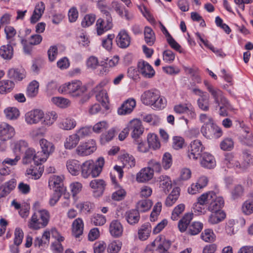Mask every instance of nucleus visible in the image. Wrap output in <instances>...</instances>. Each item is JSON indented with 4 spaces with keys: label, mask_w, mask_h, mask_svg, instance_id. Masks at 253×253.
I'll list each match as a JSON object with an SVG mask.
<instances>
[{
    "label": "nucleus",
    "mask_w": 253,
    "mask_h": 253,
    "mask_svg": "<svg viewBox=\"0 0 253 253\" xmlns=\"http://www.w3.org/2000/svg\"><path fill=\"white\" fill-rule=\"evenodd\" d=\"M104 165V159L102 157H99L96 163L91 160L85 161L81 166L82 176L84 178H87L90 176L92 177L98 176L102 170Z\"/></svg>",
    "instance_id": "nucleus-1"
},
{
    "label": "nucleus",
    "mask_w": 253,
    "mask_h": 253,
    "mask_svg": "<svg viewBox=\"0 0 253 253\" xmlns=\"http://www.w3.org/2000/svg\"><path fill=\"white\" fill-rule=\"evenodd\" d=\"M50 215L48 211L45 210H39L32 216L28 223L30 228L38 230L44 227L48 223Z\"/></svg>",
    "instance_id": "nucleus-2"
},
{
    "label": "nucleus",
    "mask_w": 253,
    "mask_h": 253,
    "mask_svg": "<svg viewBox=\"0 0 253 253\" xmlns=\"http://www.w3.org/2000/svg\"><path fill=\"white\" fill-rule=\"evenodd\" d=\"M85 90V88L82 86V83L79 81L64 84L59 88L60 92L67 93L73 97L81 96Z\"/></svg>",
    "instance_id": "nucleus-3"
},
{
    "label": "nucleus",
    "mask_w": 253,
    "mask_h": 253,
    "mask_svg": "<svg viewBox=\"0 0 253 253\" xmlns=\"http://www.w3.org/2000/svg\"><path fill=\"white\" fill-rule=\"evenodd\" d=\"M41 149V152H38L40 156H37L38 160L45 162L55 151V146L52 142L44 138H42L39 141Z\"/></svg>",
    "instance_id": "nucleus-4"
},
{
    "label": "nucleus",
    "mask_w": 253,
    "mask_h": 253,
    "mask_svg": "<svg viewBox=\"0 0 253 253\" xmlns=\"http://www.w3.org/2000/svg\"><path fill=\"white\" fill-rule=\"evenodd\" d=\"M201 132L203 136L209 139L217 138L222 135L221 128L214 123L210 125L202 126Z\"/></svg>",
    "instance_id": "nucleus-5"
},
{
    "label": "nucleus",
    "mask_w": 253,
    "mask_h": 253,
    "mask_svg": "<svg viewBox=\"0 0 253 253\" xmlns=\"http://www.w3.org/2000/svg\"><path fill=\"white\" fill-rule=\"evenodd\" d=\"M96 150V143L93 140L81 143L76 148V153L81 156H87Z\"/></svg>",
    "instance_id": "nucleus-6"
},
{
    "label": "nucleus",
    "mask_w": 253,
    "mask_h": 253,
    "mask_svg": "<svg viewBox=\"0 0 253 253\" xmlns=\"http://www.w3.org/2000/svg\"><path fill=\"white\" fill-rule=\"evenodd\" d=\"M204 149L202 142L199 140L192 141L188 148V157L190 159L197 160L201 155Z\"/></svg>",
    "instance_id": "nucleus-7"
},
{
    "label": "nucleus",
    "mask_w": 253,
    "mask_h": 253,
    "mask_svg": "<svg viewBox=\"0 0 253 253\" xmlns=\"http://www.w3.org/2000/svg\"><path fill=\"white\" fill-rule=\"evenodd\" d=\"M14 128L6 123L0 124V140L6 141L11 139L15 135Z\"/></svg>",
    "instance_id": "nucleus-8"
},
{
    "label": "nucleus",
    "mask_w": 253,
    "mask_h": 253,
    "mask_svg": "<svg viewBox=\"0 0 253 253\" xmlns=\"http://www.w3.org/2000/svg\"><path fill=\"white\" fill-rule=\"evenodd\" d=\"M138 72L144 78L150 79L155 74L153 67L146 61L140 60L137 63Z\"/></svg>",
    "instance_id": "nucleus-9"
},
{
    "label": "nucleus",
    "mask_w": 253,
    "mask_h": 253,
    "mask_svg": "<svg viewBox=\"0 0 253 253\" xmlns=\"http://www.w3.org/2000/svg\"><path fill=\"white\" fill-rule=\"evenodd\" d=\"M25 121L29 125L39 123L44 117L43 112L40 109H34L25 114Z\"/></svg>",
    "instance_id": "nucleus-10"
},
{
    "label": "nucleus",
    "mask_w": 253,
    "mask_h": 253,
    "mask_svg": "<svg viewBox=\"0 0 253 253\" xmlns=\"http://www.w3.org/2000/svg\"><path fill=\"white\" fill-rule=\"evenodd\" d=\"M129 130L131 131V135L133 138L136 139L143 133L144 128L141 122L138 119L131 121L127 125Z\"/></svg>",
    "instance_id": "nucleus-11"
},
{
    "label": "nucleus",
    "mask_w": 253,
    "mask_h": 253,
    "mask_svg": "<svg viewBox=\"0 0 253 253\" xmlns=\"http://www.w3.org/2000/svg\"><path fill=\"white\" fill-rule=\"evenodd\" d=\"M95 26L97 35H102L105 32L112 29L113 26V20L100 18L96 21Z\"/></svg>",
    "instance_id": "nucleus-12"
},
{
    "label": "nucleus",
    "mask_w": 253,
    "mask_h": 253,
    "mask_svg": "<svg viewBox=\"0 0 253 253\" xmlns=\"http://www.w3.org/2000/svg\"><path fill=\"white\" fill-rule=\"evenodd\" d=\"M48 184L50 188L53 189L54 191L64 192L66 191V187L64 186L62 176L57 175L50 176Z\"/></svg>",
    "instance_id": "nucleus-13"
},
{
    "label": "nucleus",
    "mask_w": 253,
    "mask_h": 253,
    "mask_svg": "<svg viewBox=\"0 0 253 253\" xmlns=\"http://www.w3.org/2000/svg\"><path fill=\"white\" fill-rule=\"evenodd\" d=\"M37 156H40L38 152L36 153L34 149L29 148L27 149L25 152L24 156L23 158V163L25 165L29 164L32 162H34V164L36 165H41L42 161L38 158Z\"/></svg>",
    "instance_id": "nucleus-14"
},
{
    "label": "nucleus",
    "mask_w": 253,
    "mask_h": 253,
    "mask_svg": "<svg viewBox=\"0 0 253 253\" xmlns=\"http://www.w3.org/2000/svg\"><path fill=\"white\" fill-rule=\"evenodd\" d=\"M208 90L211 94L216 106H220L221 103L228 104V100L223 96V93L219 89L214 88L211 85H209Z\"/></svg>",
    "instance_id": "nucleus-15"
},
{
    "label": "nucleus",
    "mask_w": 253,
    "mask_h": 253,
    "mask_svg": "<svg viewBox=\"0 0 253 253\" xmlns=\"http://www.w3.org/2000/svg\"><path fill=\"white\" fill-rule=\"evenodd\" d=\"M211 198L209 203L208 209L210 211H221V209L224 206V201L222 197L217 196L214 192L211 194Z\"/></svg>",
    "instance_id": "nucleus-16"
},
{
    "label": "nucleus",
    "mask_w": 253,
    "mask_h": 253,
    "mask_svg": "<svg viewBox=\"0 0 253 253\" xmlns=\"http://www.w3.org/2000/svg\"><path fill=\"white\" fill-rule=\"evenodd\" d=\"M159 91L156 89H150L144 91L141 96L142 103L147 106H151L157 98Z\"/></svg>",
    "instance_id": "nucleus-17"
},
{
    "label": "nucleus",
    "mask_w": 253,
    "mask_h": 253,
    "mask_svg": "<svg viewBox=\"0 0 253 253\" xmlns=\"http://www.w3.org/2000/svg\"><path fill=\"white\" fill-rule=\"evenodd\" d=\"M131 38L127 32L125 30H122L116 37V42L118 46L122 48L127 47L130 43Z\"/></svg>",
    "instance_id": "nucleus-18"
},
{
    "label": "nucleus",
    "mask_w": 253,
    "mask_h": 253,
    "mask_svg": "<svg viewBox=\"0 0 253 253\" xmlns=\"http://www.w3.org/2000/svg\"><path fill=\"white\" fill-rule=\"evenodd\" d=\"M224 164L229 168H233L238 172H242L241 164L237 157L232 154H228L225 156Z\"/></svg>",
    "instance_id": "nucleus-19"
},
{
    "label": "nucleus",
    "mask_w": 253,
    "mask_h": 253,
    "mask_svg": "<svg viewBox=\"0 0 253 253\" xmlns=\"http://www.w3.org/2000/svg\"><path fill=\"white\" fill-rule=\"evenodd\" d=\"M109 230L112 236L119 238L122 236L124 229L120 221L118 220H113L110 224Z\"/></svg>",
    "instance_id": "nucleus-20"
},
{
    "label": "nucleus",
    "mask_w": 253,
    "mask_h": 253,
    "mask_svg": "<svg viewBox=\"0 0 253 253\" xmlns=\"http://www.w3.org/2000/svg\"><path fill=\"white\" fill-rule=\"evenodd\" d=\"M136 106V101L133 98L127 99L118 109V113L119 115H123L130 114Z\"/></svg>",
    "instance_id": "nucleus-21"
},
{
    "label": "nucleus",
    "mask_w": 253,
    "mask_h": 253,
    "mask_svg": "<svg viewBox=\"0 0 253 253\" xmlns=\"http://www.w3.org/2000/svg\"><path fill=\"white\" fill-rule=\"evenodd\" d=\"M81 166L80 162L75 159L69 160L66 162V167L68 171L72 175H78L81 172Z\"/></svg>",
    "instance_id": "nucleus-22"
},
{
    "label": "nucleus",
    "mask_w": 253,
    "mask_h": 253,
    "mask_svg": "<svg viewBox=\"0 0 253 253\" xmlns=\"http://www.w3.org/2000/svg\"><path fill=\"white\" fill-rule=\"evenodd\" d=\"M16 181L12 178L0 186V198L8 195L15 187Z\"/></svg>",
    "instance_id": "nucleus-23"
},
{
    "label": "nucleus",
    "mask_w": 253,
    "mask_h": 253,
    "mask_svg": "<svg viewBox=\"0 0 253 253\" xmlns=\"http://www.w3.org/2000/svg\"><path fill=\"white\" fill-rule=\"evenodd\" d=\"M153 170L151 168H145L137 174L136 180L139 182L148 181L153 178Z\"/></svg>",
    "instance_id": "nucleus-24"
},
{
    "label": "nucleus",
    "mask_w": 253,
    "mask_h": 253,
    "mask_svg": "<svg viewBox=\"0 0 253 253\" xmlns=\"http://www.w3.org/2000/svg\"><path fill=\"white\" fill-rule=\"evenodd\" d=\"M200 163L203 167L209 169L214 168L216 165L214 157L208 153L202 154Z\"/></svg>",
    "instance_id": "nucleus-25"
},
{
    "label": "nucleus",
    "mask_w": 253,
    "mask_h": 253,
    "mask_svg": "<svg viewBox=\"0 0 253 253\" xmlns=\"http://www.w3.org/2000/svg\"><path fill=\"white\" fill-rule=\"evenodd\" d=\"M72 234L76 238H80L83 233L84 222L81 218L76 219L72 223Z\"/></svg>",
    "instance_id": "nucleus-26"
},
{
    "label": "nucleus",
    "mask_w": 253,
    "mask_h": 253,
    "mask_svg": "<svg viewBox=\"0 0 253 253\" xmlns=\"http://www.w3.org/2000/svg\"><path fill=\"white\" fill-rule=\"evenodd\" d=\"M80 140V138L76 133L70 135L64 141V147L66 149L72 150L77 147Z\"/></svg>",
    "instance_id": "nucleus-27"
},
{
    "label": "nucleus",
    "mask_w": 253,
    "mask_h": 253,
    "mask_svg": "<svg viewBox=\"0 0 253 253\" xmlns=\"http://www.w3.org/2000/svg\"><path fill=\"white\" fill-rule=\"evenodd\" d=\"M157 181L159 187L166 193L169 192L172 187L171 181L170 178L167 175H162L158 177Z\"/></svg>",
    "instance_id": "nucleus-28"
},
{
    "label": "nucleus",
    "mask_w": 253,
    "mask_h": 253,
    "mask_svg": "<svg viewBox=\"0 0 253 253\" xmlns=\"http://www.w3.org/2000/svg\"><path fill=\"white\" fill-rule=\"evenodd\" d=\"M44 9V4L42 2H40L36 5L33 13L30 19L32 23H36L40 19L43 13Z\"/></svg>",
    "instance_id": "nucleus-29"
},
{
    "label": "nucleus",
    "mask_w": 253,
    "mask_h": 253,
    "mask_svg": "<svg viewBox=\"0 0 253 253\" xmlns=\"http://www.w3.org/2000/svg\"><path fill=\"white\" fill-rule=\"evenodd\" d=\"M13 46L9 42L6 45H2L0 47V56L5 60L11 59L13 55Z\"/></svg>",
    "instance_id": "nucleus-30"
},
{
    "label": "nucleus",
    "mask_w": 253,
    "mask_h": 253,
    "mask_svg": "<svg viewBox=\"0 0 253 253\" xmlns=\"http://www.w3.org/2000/svg\"><path fill=\"white\" fill-rule=\"evenodd\" d=\"M77 125L76 121L72 118L68 117L62 120L58 124L59 127L66 130L74 129Z\"/></svg>",
    "instance_id": "nucleus-31"
},
{
    "label": "nucleus",
    "mask_w": 253,
    "mask_h": 253,
    "mask_svg": "<svg viewBox=\"0 0 253 253\" xmlns=\"http://www.w3.org/2000/svg\"><path fill=\"white\" fill-rule=\"evenodd\" d=\"M125 216L127 222L131 225L138 223L140 219L139 212L136 210L126 211Z\"/></svg>",
    "instance_id": "nucleus-32"
},
{
    "label": "nucleus",
    "mask_w": 253,
    "mask_h": 253,
    "mask_svg": "<svg viewBox=\"0 0 253 253\" xmlns=\"http://www.w3.org/2000/svg\"><path fill=\"white\" fill-rule=\"evenodd\" d=\"M212 213L209 216L208 221L211 224H217L222 221L226 216L223 211H211Z\"/></svg>",
    "instance_id": "nucleus-33"
},
{
    "label": "nucleus",
    "mask_w": 253,
    "mask_h": 253,
    "mask_svg": "<svg viewBox=\"0 0 253 253\" xmlns=\"http://www.w3.org/2000/svg\"><path fill=\"white\" fill-rule=\"evenodd\" d=\"M49 232L45 231L43 233L42 237H37L35 239L34 241V245L36 247H45L46 246L48 245L49 242Z\"/></svg>",
    "instance_id": "nucleus-34"
},
{
    "label": "nucleus",
    "mask_w": 253,
    "mask_h": 253,
    "mask_svg": "<svg viewBox=\"0 0 253 253\" xmlns=\"http://www.w3.org/2000/svg\"><path fill=\"white\" fill-rule=\"evenodd\" d=\"M96 98L98 101L101 102L102 106L106 109H109V97L105 90H101L96 94Z\"/></svg>",
    "instance_id": "nucleus-35"
},
{
    "label": "nucleus",
    "mask_w": 253,
    "mask_h": 253,
    "mask_svg": "<svg viewBox=\"0 0 253 253\" xmlns=\"http://www.w3.org/2000/svg\"><path fill=\"white\" fill-rule=\"evenodd\" d=\"M39 84L34 80L32 81L28 85L26 90V95L28 97L33 98L36 96L39 92Z\"/></svg>",
    "instance_id": "nucleus-36"
},
{
    "label": "nucleus",
    "mask_w": 253,
    "mask_h": 253,
    "mask_svg": "<svg viewBox=\"0 0 253 253\" xmlns=\"http://www.w3.org/2000/svg\"><path fill=\"white\" fill-rule=\"evenodd\" d=\"M192 218L193 213H187L185 214L182 219L179 220L178 227L181 232H183L186 230Z\"/></svg>",
    "instance_id": "nucleus-37"
},
{
    "label": "nucleus",
    "mask_w": 253,
    "mask_h": 253,
    "mask_svg": "<svg viewBox=\"0 0 253 253\" xmlns=\"http://www.w3.org/2000/svg\"><path fill=\"white\" fill-rule=\"evenodd\" d=\"M153 203L151 200L144 199L139 201L136 204V210L139 212H144L149 211L151 208Z\"/></svg>",
    "instance_id": "nucleus-38"
},
{
    "label": "nucleus",
    "mask_w": 253,
    "mask_h": 253,
    "mask_svg": "<svg viewBox=\"0 0 253 253\" xmlns=\"http://www.w3.org/2000/svg\"><path fill=\"white\" fill-rule=\"evenodd\" d=\"M4 33L6 35V38L8 41V42L11 44L15 46L17 43L14 39L16 35V31L14 27L11 26H6L4 28Z\"/></svg>",
    "instance_id": "nucleus-39"
},
{
    "label": "nucleus",
    "mask_w": 253,
    "mask_h": 253,
    "mask_svg": "<svg viewBox=\"0 0 253 253\" xmlns=\"http://www.w3.org/2000/svg\"><path fill=\"white\" fill-rule=\"evenodd\" d=\"M167 104L166 98L164 96H161L159 93L151 107L154 110H161L166 107Z\"/></svg>",
    "instance_id": "nucleus-40"
},
{
    "label": "nucleus",
    "mask_w": 253,
    "mask_h": 253,
    "mask_svg": "<svg viewBox=\"0 0 253 253\" xmlns=\"http://www.w3.org/2000/svg\"><path fill=\"white\" fill-rule=\"evenodd\" d=\"M179 194V188L178 187L174 188L167 198L165 201V205L168 207L171 206L178 199Z\"/></svg>",
    "instance_id": "nucleus-41"
},
{
    "label": "nucleus",
    "mask_w": 253,
    "mask_h": 253,
    "mask_svg": "<svg viewBox=\"0 0 253 253\" xmlns=\"http://www.w3.org/2000/svg\"><path fill=\"white\" fill-rule=\"evenodd\" d=\"M123 166L127 168H132L135 165V160L133 156L127 153L124 154L120 157Z\"/></svg>",
    "instance_id": "nucleus-42"
},
{
    "label": "nucleus",
    "mask_w": 253,
    "mask_h": 253,
    "mask_svg": "<svg viewBox=\"0 0 253 253\" xmlns=\"http://www.w3.org/2000/svg\"><path fill=\"white\" fill-rule=\"evenodd\" d=\"M144 39L146 43L152 46L155 42L156 38L154 32L152 29L149 27H146L144 31Z\"/></svg>",
    "instance_id": "nucleus-43"
},
{
    "label": "nucleus",
    "mask_w": 253,
    "mask_h": 253,
    "mask_svg": "<svg viewBox=\"0 0 253 253\" xmlns=\"http://www.w3.org/2000/svg\"><path fill=\"white\" fill-rule=\"evenodd\" d=\"M89 185L92 189L96 190L100 195H102L106 184L103 179H94L90 181Z\"/></svg>",
    "instance_id": "nucleus-44"
},
{
    "label": "nucleus",
    "mask_w": 253,
    "mask_h": 253,
    "mask_svg": "<svg viewBox=\"0 0 253 253\" xmlns=\"http://www.w3.org/2000/svg\"><path fill=\"white\" fill-rule=\"evenodd\" d=\"M14 86V83L9 80L0 82V94H6L10 92Z\"/></svg>",
    "instance_id": "nucleus-45"
},
{
    "label": "nucleus",
    "mask_w": 253,
    "mask_h": 253,
    "mask_svg": "<svg viewBox=\"0 0 253 253\" xmlns=\"http://www.w3.org/2000/svg\"><path fill=\"white\" fill-rule=\"evenodd\" d=\"M52 102L57 106L61 108H66L71 104L70 101L62 97H54L51 98Z\"/></svg>",
    "instance_id": "nucleus-46"
},
{
    "label": "nucleus",
    "mask_w": 253,
    "mask_h": 253,
    "mask_svg": "<svg viewBox=\"0 0 253 253\" xmlns=\"http://www.w3.org/2000/svg\"><path fill=\"white\" fill-rule=\"evenodd\" d=\"M58 115L54 111L48 112L44 115L43 120L42 124L44 126H50L57 119Z\"/></svg>",
    "instance_id": "nucleus-47"
},
{
    "label": "nucleus",
    "mask_w": 253,
    "mask_h": 253,
    "mask_svg": "<svg viewBox=\"0 0 253 253\" xmlns=\"http://www.w3.org/2000/svg\"><path fill=\"white\" fill-rule=\"evenodd\" d=\"M243 161L241 164L242 172L245 171L250 166L253 165V157L248 152L243 153Z\"/></svg>",
    "instance_id": "nucleus-48"
},
{
    "label": "nucleus",
    "mask_w": 253,
    "mask_h": 253,
    "mask_svg": "<svg viewBox=\"0 0 253 253\" xmlns=\"http://www.w3.org/2000/svg\"><path fill=\"white\" fill-rule=\"evenodd\" d=\"M197 104L199 108L204 111H208L210 108L209 96L208 94L203 96L197 100Z\"/></svg>",
    "instance_id": "nucleus-49"
},
{
    "label": "nucleus",
    "mask_w": 253,
    "mask_h": 253,
    "mask_svg": "<svg viewBox=\"0 0 253 253\" xmlns=\"http://www.w3.org/2000/svg\"><path fill=\"white\" fill-rule=\"evenodd\" d=\"M242 211L247 215L253 213V199H250L245 201L242 206Z\"/></svg>",
    "instance_id": "nucleus-50"
},
{
    "label": "nucleus",
    "mask_w": 253,
    "mask_h": 253,
    "mask_svg": "<svg viewBox=\"0 0 253 253\" xmlns=\"http://www.w3.org/2000/svg\"><path fill=\"white\" fill-rule=\"evenodd\" d=\"M8 76L11 79L20 81L25 78V75L23 72H21L18 69L12 68L9 70Z\"/></svg>",
    "instance_id": "nucleus-51"
},
{
    "label": "nucleus",
    "mask_w": 253,
    "mask_h": 253,
    "mask_svg": "<svg viewBox=\"0 0 253 253\" xmlns=\"http://www.w3.org/2000/svg\"><path fill=\"white\" fill-rule=\"evenodd\" d=\"M92 128L91 126H85L80 127L76 130V134L80 139L90 136L92 133Z\"/></svg>",
    "instance_id": "nucleus-52"
},
{
    "label": "nucleus",
    "mask_w": 253,
    "mask_h": 253,
    "mask_svg": "<svg viewBox=\"0 0 253 253\" xmlns=\"http://www.w3.org/2000/svg\"><path fill=\"white\" fill-rule=\"evenodd\" d=\"M4 113L9 120L16 119L19 116V110L15 107H8L4 110Z\"/></svg>",
    "instance_id": "nucleus-53"
},
{
    "label": "nucleus",
    "mask_w": 253,
    "mask_h": 253,
    "mask_svg": "<svg viewBox=\"0 0 253 253\" xmlns=\"http://www.w3.org/2000/svg\"><path fill=\"white\" fill-rule=\"evenodd\" d=\"M147 141L149 147L153 149H158L160 147V143L158 137L155 134H149L147 136Z\"/></svg>",
    "instance_id": "nucleus-54"
},
{
    "label": "nucleus",
    "mask_w": 253,
    "mask_h": 253,
    "mask_svg": "<svg viewBox=\"0 0 253 253\" xmlns=\"http://www.w3.org/2000/svg\"><path fill=\"white\" fill-rule=\"evenodd\" d=\"M77 208L82 212H90L94 207V204L89 202H84L77 204L76 205Z\"/></svg>",
    "instance_id": "nucleus-55"
},
{
    "label": "nucleus",
    "mask_w": 253,
    "mask_h": 253,
    "mask_svg": "<svg viewBox=\"0 0 253 253\" xmlns=\"http://www.w3.org/2000/svg\"><path fill=\"white\" fill-rule=\"evenodd\" d=\"M151 230L148 224H144L141 226L138 230V238L141 240H146L150 234Z\"/></svg>",
    "instance_id": "nucleus-56"
},
{
    "label": "nucleus",
    "mask_w": 253,
    "mask_h": 253,
    "mask_svg": "<svg viewBox=\"0 0 253 253\" xmlns=\"http://www.w3.org/2000/svg\"><path fill=\"white\" fill-rule=\"evenodd\" d=\"M122 246V243L119 240H115L109 244L107 252L108 253H118Z\"/></svg>",
    "instance_id": "nucleus-57"
},
{
    "label": "nucleus",
    "mask_w": 253,
    "mask_h": 253,
    "mask_svg": "<svg viewBox=\"0 0 253 253\" xmlns=\"http://www.w3.org/2000/svg\"><path fill=\"white\" fill-rule=\"evenodd\" d=\"M244 193V188L241 184L235 185L231 191V198L233 200L241 197Z\"/></svg>",
    "instance_id": "nucleus-58"
},
{
    "label": "nucleus",
    "mask_w": 253,
    "mask_h": 253,
    "mask_svg": "<svg viewBox=\"0 0 253 253\" xmlns=\"http://www.w3.org/2000/svg\"><path fill=\"white\" fill-rule=\"evenodd\" d=\"M116 191L113 193L112 198L115 201H121L125 198L126 195L125 190L120 186L115 187Z\"/></svg>",
    "instance_id": "nucleus-59"
},
{
    "label": "nucleus",
    "mask_w": 253,
    "mask_h": 253,
    "mask_svg": "<svg viewBox=\"0 0 253 253\" xmlns=\"http://www.w3.org/2000/svg\"><path fill=\"white\" fill-rule=\"evenodd\" d=\"M203 228V225L200 222H194L190 225L188 232L191 235H195L199 233Z\"/></svg>",
    "instance_id": "nucleus-60"
},
{
    "label": "nucleus",
    "mask_w": 253,
    "mask_h": 253,
    "mask_svg": "<svg viewBox=\"0 0 253 253\" xmlns=\"http://www.w3.org/2000/svg\"><path fill=\"white\" fill-rule=\"evenodd\" d=\"M108 127V123L106 121H102L95 124L92 129L95 133H99L107 129Z\"/></svg>",
    "instance_id": "nucleus-61"
},
{
    "label": "nucleus",
    "mask_w": 253,
    "mask_h": 253,
    "mask_svg": "<svg viewBox=\"0 0 253 253\" xmlns=\"http://www.w3.org/2000/svg\"><path fill=\"white\" fill-rule=\"evenodd\" d=\"M190 104L179 103L173 107V110L177 114H182L187 112L188 110L190 109Z\"/></svg>",
    "instance_id": "nucleus-62"
},
{
    "label": "nucleus",
    "mask_w": 253,
    "mask_h": 253,
    "mask_svg": "<svg viewBox=\"0 0 253 253\" xmlns=\"http://www.w3.org/2000/svg\"><path fill=\"white\" fill-rule=\"evenodd\" d=\"M201 238L206 242H213L215 239V235L211 229H206L201 235Z\"/></svg>",
    "instance_id": "nucleus-63"
},
{
    "label": "nucleus",
    "mask_w": 253,
    "mask_h": 253,
    "mask_svg": "<svg viewBox=\"0 0 253 253\" xmlns=\"http://www.w3.org/2000/svg\"><path fill=\"white\" fill-rule=\"evenodd\" d=\"M162 210V203L161 202H157L154 206L153 211L150 215V220L151 221H155L158 216L160 214Z\"/></svg>",
    "instance_id": "nucleus-64"
}]
</instances>
